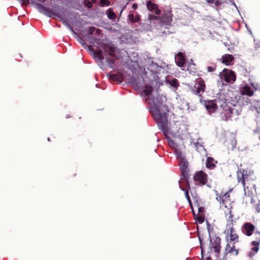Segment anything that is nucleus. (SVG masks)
<instances>
[{
    "label": "nucleus",
    "instance_id": "22",
    "mask_svg": "<svg viewBox=\"0 0 260 260\" xmlns=\"http://www.w3.org/2000/svg\"><path fill=\"white\" fill-rule=\"evenodd\" d=\"M36 6L39 12L41 13H45L49 17H51L53 14L49 8L44 7L40 4H36Z\"/></svg>",
    "mask_w": 260,
    "mask_h": 260
},
{
    "label": "nucleus",
    "instance_id": "26",
    "mask_svg": "<svg viewBox=\"0 0 260 260\" xmlns=\"http://www.w3.org/2000/svg\"><path fill=\"white\" fill-rule=\"evenodd\" d=\"M128 18L132 22L136 23L140 21V16L139 14H137L134 16L133 14H130L128 15Z\"/></svg>",
    "mask_w": 260,
    "mask_h": 260
},
{
    "label": "nucleus",
    "instance_id": "3",
    "mask_svg": "<svg viewBox=\"0 0 260 260\" xmlns=\"http://www.w3.org/2000/svg\"><path fill=\"white\" fill-rule=\"evenodd\" d=\"M186 58L184 53L179 52L175 56V61L177 66L180 68L186 67V71H188L189 73H196V64L193 62L192 59H190L189 62L185 66Z\"/></svg>",
    "mask_w": 260,
    "mask_h": 260
},
{
    "label": "nucleus",
    "instance_id": "44",
    "mask_svg": "<svg viewBox=\"0 0 260 260\" xmlns=\"http://www.w3.org/2000/svg\"><path fill=\"white\" fill-rule=\"evenodd\" d=\"M95 33L96 35H99L101 33V30L99 28L95 29Z\"/></svg>",
    "mask_w": 260,
    "mask_h": 260
},
{
    "label": "nucleus",
    "instance_id": "23",
    "mask_svg": "<svg viewBox=\"0 0 260 260\" xmlns=\"http://www.w3.org/2000/svg\"><path fill=\"white\" fill-rule=\"evenodd\" d=\"M216 163L217 161L212 157H208L207 158L206 166V167L209 169H213L215 167Z\"/></svg>",
    "mask_w": 260,
    "mask_h": 260
},
{
    "label": "nucleus",
    "instance_id": "18",
    "mask_svg": "<svg viewBox=\"0 0 260 260\" xmlns=\"http://www.w3.org/2000/svg\"><path fill=\"white\" fill-rule=\"evenodd\" d=\"M221 62L225 66H232L234 64V57L229 54H225L221 56Z\"/></svg>",
    "mask_w": 260,
    "mask_h": 260
},
{
    "label": "nucleus",
    "instance_id": "32",
    "mask_svg": "<svg viewBox=\"0 0 260 260\" xmlns=\"http://www.w3.org/2000/svg\"><path fill=\"white\" fill-rule=\"evenodd\" d=\"M100 3L101 5L106 6H109L111 4L109 0H100Z\"/></svg>",
    "mask_w": 260,
    "mask_h": 260
},
{
    "label": "nucleus",
    "instance_id": "50",
    "mask_svg": "<svg viewBox=\"0 0 260 260\" xmlns=\"http://www.w3.org/2000/svg\"><path fill=\"white\" fill-rule=\"evenodd\" d=\"M259 139H260V137H259Z\"/></svg>",
    "mask_w": 260,
    "mask_h": 260
},
{
    "label": "nucleus",
    "instance_id": "31",
    "mask_svg": "<svg viewBox=\"0 0 260 260\" xmlns=\"http://www.w3.org/2000/svg\"><path fill=\"white\" fill-rule=\"evenodd\" d=\"M206 2L210 4H214L215 6H219L222 3L221 1L219 0H206Z\"/></svg>",
    "mask_w": 260,
    "mask_h": 260
},
{
    "label": "nucleus",
    "instance_id": "41",
    "mask_svg": "<svg viewBox=\"0 0 260 260\" xmlns=\"http://www.w3.org/2000/svg\"><path fill=\"white\" fill-rule=\"evenodd\" d=\"M79 42L82 45V46H84L86 45V43H85L84 41L81 38H80Z\"/></svg>",
    "mask_w": 260,
    "mask_h": 260
},
{
    "label": "nucleus",
    "instance_id": "7",
    "mask_svg": "<svg viewBox=\"0 0 260 260\" xmlns=\"http://www.w3.org/2000/svg\"><path fill=\"white\" fill-rule=\"evenodd\" d=\"M224 98L218 97L213 100H206L204 106L210 115L214 113L218 109L217 104H221V100Z\"/></svg>",
    "mask_w": 260,
    "mask_h": 260
},
{
    "label": "nucleus",
    "instance_id": "4",
    "mask_svg": "<svg viewBox=\"0 0 260 260\" xmlns=\"http://www.w3.org/2000/svg\"><path fill=\"white\" fill-rule=\"evenodd\" d=\"M232 189L228 190L223 194L220 193L216 198V199L219 202L221 205L227 209L228 213L229 214V219L232 218L233 215L232 214V209L233 208L232 205V201L230 198V192L232 191Z\"/></svg>",
    "mask_w": 260,
    "mask_h": 260
},
{
    "label": "nucleus",
    "instance_id": "15",
    "mask_svg": "<svg viewBox=\"0 0 260 260\" xmlns=\"http://www.w3.org/2000/svg\"><path fill=\"white\" fill-rule=\"evenodd\" d=\"M221 241V239L219 237H215L212 239H210V248L211 250L213 249L217 255H218L220 253Z\"/></svg>",
    "mask_w": 260,
    "mask_h": 260
},
{
    "label": "nucleus",
    "instance_id": "35",
    "mask_svg": "<svg viewBox=\"0 0 260 260\" xmlns=\"http://www.w3.org/2000/svg\"><path fill=\"white\" fill-rule=\"evenodd\" d=\"M95 28L93 26H91L88 28V33L90 35H92L95 31Z\"/></svg>",
    "mask_w": 260,
    "mask_h": 260
},
{
    "label": "nucleus",
    "instance_id": "37",
    "mask_svg": "<svg viewBox=\"0 0 260 260\" xmlns=\"http://www.w3.org/2000/svg\"><path fill=\"white\" fill-rule=\"evenodd\" d=\"M215 69H216V68L215 67L210 66L207 68V71L209 72H213L215 70Z\"/></svg>",
    "mask_w": 260,
    "mask_h": 260
},
{
    "label": "nucleus",
    "instance_id": "47",
    "mask_svg": "<svg viewBox=\"0 0 260 260\" xmlns=\"http://www.w3.org/2000/svg\"><path fill=\"white\" fill-rule=\"evenodd\" d=\"M71 117L72 116L71 115H67L66 116V118H69Z\"/></svg>",
    "mask_w": 260,
    "mask_h": 260
},
{
    "label": "nucleus",
    "instance_id": "16",
    "mask_svg": "<svg viewBox=\"0 0 260 260\" xmlns=\"http://www.w3.org/2000/svg\"><path fill=\"white\" fill-rule=\"evenodd\" d=\"M108 78L111 82H116L121 83L123 81V76L122 73L117 72L116 74H113L109 72L107 74Z\"/></svg>",
    "mask_w": 260,
    "mask_h": 260
},
{
    "label": "nucleus",
    "instance_id": "40",
    "mask_svg": "<svg viewBox=\"0 0 260 260\" xmlns=\"http://www.w3.org/2000/svg\"><path fill=\"white\" fill-rule=\"evenodd\" d=\"M199 240H200V246H201V252H202V253L203 254V245L202 244V240H201L200 237H199Z\"/></svg>",
    "mask_w": 260,
    "mask_h": 260
},
{
    "label": "nucleus",
    "instance_id": "39",
    "mask_svg": "<svg viewBox=\"0 0 260 260\" xmlns=\"http://www.w3.org/2000/svg\"><path fill=\"white\" fill-rule=\"evenodd\" d=\"M255 210L257 213L260 212V203H258L256 205L255 207Z\"/></svg>",
    "mask_w": 260,
    "mask_h": 260
},
{
    "label": "nucleus",
    "instance_id": "6",
    "mask_svg": "<svg viewBox=\"0 0 260 260\" xmlns=\"http://www.w3.org/2000/svg\"><path fill=\"white\" fill-rule=\"evenodd\" d=\"M221 101L220 107L222 108V110L220 113V117L223 120H230L234 114L233 109L228 105L225 99H222Z\"/></svg>",
    "mask_w": 260,
    "mask_h": 260
},
{
    "label": "nucleus",
    "instance_id": "43",
    "mask_svg": "<svg viewBox=\"0 0 260 260\" xmlns=\"http://www.w3.org/2000/svg\"><path fill=\"white\" fill-rule=\"evenodd\" d=\"M132 8L134 10H136L138 8V5L136 3H134L132 5Z\"/></svg>",
    "mask_w": 260,
    "mask_h": 260
},
{
    "label": "nucleus",
    "instance_id": "36",
    "mask_svg": "<svg viewBox=\"0 0 260 260\" xmlns=\"http://www.w3.org/2000/svg\"><path fill=\"white\" fill-rule=\"evenodd\" d=\"M249 180H239V181H241V183H242V184L244 189H245L246 187L247 189H248V186H246V181H248Z\"/></svg>",
    "mask_w": 260,
    "mask_h": 260
},
{
    "label": "nucleus",
    "instance_id": "5",
    "mask_svg": "<svg viewBox=\"0 0 260 260\" xmlns=\"http://www.w3.org/2000/svg\"><path fill=\"white\" fill-rule=\"evenodd\" d=\"M230 223L226 224L225 233V240L239 242V237L233 226V219L228 218Z\"/></svg>",
    "mask_w": 260,
    "mask_h": 260
},
{
    "label": "nucleus",
    "instance_id": "34",
    "mask_svg": "<svg viewBox=\"0 0 260 260\" xmlns=\"http://www.w3.org/2000/svg\"><path fill=\"white\" fill-rule=\"evenodd\" d=\"M84 5L88 9L91 8L92 5L90 2V0H84Z\"/></svg>",
    "mask_w": 260,
    "mask_h": 260
},
{
    "label": "nucleus",
    "instance_id": "46",
    "mask_svg": "<svg viewBox=\"0 0 260 260\" xmlns=\"http://www.w3.org/2000/svg\"><path fill=\"white\" fill-rule=\"evenodd\" d=\"M39 1H40L41 2L44 3H45L47 0H38Z\"/></svg>",
    "mask_w": 260,
    "mask_h": 260
},
{
    "label": "nucleus",
    "instance_id": "17",
    "mask_svg": "<svg viewBox=\"0 0 260 260\" xmlns=\"http://www.w3.org/2000/svg\"><path fill=\"white\" fill-rule=\"evenodd\" d=\"M88 49L89 51L92 52V57L94 59L102 61L104 59V56L102 54V51L101 49L94 50L93 46H87Z\"/></svg>",
    "mask_w": 260,
    "mask_h": 260
},
{
    "label": "nucleus",
    "instance_id": "25",
    "mask_svg": "<svg viewBox=\"0 0 260 260\" xmlns=\"http://www.w3.org/2000/svg\"><path fill=\"white\" fill-rule=\"evenodd\" d=\"M153 91V87L150 85H145L143 92L144 96H148L151 94Z\"/></svg>",
    "mask_w": 260,
    "mask_h": 260
},
{
    "label": "nucleus",
    "instance_id": "8",
    "mask_svg": "<svg viewBox=\"0 0 260 260\" xmlns=\"http://www.w3.org/2000/svg\"><path fill=\"white\" fill-rule=\"evenodd\" d=\"M178 159L181 175L180 179H188L190 176L189 171L188 168V162L184 157H181Z\"/></svg>",
    "mask_w": 260,
    "mask_h": 260
},
{
    "label": "nucleus",
    "instance_id": "21",
    "mask_svg": "<svg viewBox=\"0 0 260 260\" xmlns=\"http://www.w3.org/2000/svg\"><path fill=\"white\" fill-rule=\"evenodd\" d=\"M147 9L151 11H154V13L158 15L161 13V10L158 8V5L156 4L152 3L151 1H149L147 2Z\"/></svg>",
    "mask_w": 260,
    "mask_h": 260
},
{
    "label": "nucleus",
    "instance_id": "33",
    "mask_svg": "<svg viewBox=\"0 0 260 260\" xmlns=\"http://www.w3.org/2000/svg\"><path fill=\"white\" fill-rule=\"evenodd\" d=\"M150 20H159L160 21V16H155L154 15H150L148 16Z\"/></svg>",
    "mask_w": 260,
    "mask_h": 260
},
{
    "label": "nucleus",
    "instance_id": "28",
    "mask_svg": "<svg viewBox=\"0 0 260 260\" xmlns=\"http://www.w3.org/2000/svg\"><path fill=\"white\" fill-rule=\"evenodd\" d=\"M107 16L109 19L111 20H114L116 18V15L113 11L112 8H109L107 11Z\"/></svg>",
    "mask_w": 260,
    "mask_h": 260
},
{
    "label": "nucleus",
    "instance_id": "12",
    "mask_svg": "<svg viewBox=\"0 0 260 260\" xmlns=\"http://www.w3.org/2000/svg\"><path fill=\"white\" fill-rule=\"evenodd\" d=\"M241 232L245 236L250 237L253 235L256 230L255 226L249 222H244L241 226Z\"/></svg>",
    "mask_w": 260,
    "mask_h": 260
},
{
    "label": "nucleus",
    "instance_id": "49",
    "mask_svg": "<svg viewBox=\"0 0 260 260\" xmlns=\"http://www.w3.org/2000/svg\"><path fill=\"white\" fill-rule=\"evenodd\" d=\"M257 234H258L259 235H260V232H257H257H256V234H257Z\"/></svg>",
    "mask_w": 260,
    "mask_h": 260
},
{
    "label": "nucleus",
    "instance_id": "45",
    "mask_svg": "<svg viewBox=\"0 0 260 260\" xmlns=\"http://www.w3.org/2000/svg\"><path fill=\"white\" fill-rule=\"evenodd\" d=\"M90 2H91V4L92 5V4H94L96 2V0H90Z\"/></svg>",
    "mask_w": 260,
    "mask_h": 260
},
{
    "label": "nucleus",
    "instance_id": "29",
    "mask_svg": "<svg viewBox=\"0 0 260 260\" xmlns=\"http://www.w3.org/2000/svg\"><path fill=\"white\" fill-rule=\"evenodd\" d=\"M185 180L187 181V183H186L187 185H186V189H185V197L186 198L187 200H188L189 203L191 205V200H190V197L189 196V192H188V190H189V189H190V188L189 186V183L188 182V180Z\"/></svg>",
    "mask_w": 260,
    "mask_h": 260
},
{
    "label": "nucleus",
    "instance_id": "30",
    "mask_svg": "<svg viewBox=\"0 0 260 260\" xmlns=\"http://www.w3.org/2000/svg\"><path fill=\"white\" fill-rule=\"evenodd\" d=\"M196 181H197L198 182L196 183L199 185L202 186L204 185H207L209 187L211 188V186L209 184H207V181L208 180H195Z\"/></svg>",
    "mask_w": 260,
    "mask_h": 260
},
{
    "label": "nucleus",
    "instance_id": "13",
    "mask_svg": "<svg viewBox=\"0 0 260 260\" xmlns=\"http://www.w3.org/2000/svg\"><path fill=\"white\" fill-rule=\"evenodd\" d=\"M260 238H256V240L250 242V245L252 246L248 252L247 256L249 258H253L259 250Z\"/></svg>",
    "mask_w": 260,
    "mask_h": 260
},
{
    "label": "nucleus",
    "instance_id": "9",
    "mask_svg": "<svg viewBox=\"0 0 260 260\" xmlns=\"http://www.w3.org/2000/svg\"><path fill=\"white\" fill-rule=\"evenodd\" d=\"M226 244L225 247L224 256L228 254L231 255L237 256L239 253V249H236L235 244L239 242L226 241Z\"/></svg>",
    "mask_w": 260,
    "mask_h": 260
},
{
    "label": "nucleus",
    "instance_id": "27",
    "mask_svg": "<svg viewBox=\"0 0 260 260\" xmlns=\"http://www.w3.org/2000/svg\"><path fill=\"white\" fill-rule=\"evenodd\" d=\"M207 175L203 171L197 172L193 177V179H207Z\"/></svg>",
    "mask_w": 260,
    "mask_h": 260
},
{
    "label": "nucleus",
    "instance_id": "20",
    "mask_svg": "<svg viewBox=\"0 0 260 260\" xmlns=\"http://www.w3.org/2000/svg\"><path fill=\"white\" fill-rule=\"evenodd\" d=\"M237 173L238 179H248L253 174V172L248 169H239Z\"/></svg>",
    "mask_w": 260,
    "mask_h": 260
},
{
    "label": "nucleus",
    "instance_id": "38",
    "mask_svg": "<svg viewBox=\"0 0 260 260\" xmlns=\"http://www.w3.org/2000/svg\"><path fill=\"white\" fill-rule=\"evenodd\" d=\"M198 221L202 223L204 221V218L203 217H202L201 216H199L198 217Z\"/></svg>",
    "mask_w": 260,
    "mask_h": 260
},
{
    "label": "nucleus",
    "instance_id": "11",
    "mask_svg": "<svg viewBox=\"0 0 260 260\" xmlns=\"http://www.w3.org/2000/svg\"><path fill=\"white\" fill-rule=\"evenodd\" d=\"M205 87L204 81L202 78H199L196 80L192 91L194 94L201 96V93H203L205 91Z\"/></svg>",
    "mask_w": 260,
    "mask_h": 260
},
{
    "label": "nucleus",
    "instance_id": "10",
    "mask_svg": "<svg viewBox=\"0 0 260 260\" xmlns=\"http://www.w3.org/2000/svg\"><path fill=\"white\" fill-rule=\"evenodd\" d=\"M220 77L226 83L234 82L236 79L235 72L226 69H223L222 72L220 73Z\"/></svg>",
    "mask_w": 260,
    "mask_h": 260
},
{
    "label": "nucleus",
    "instance_id": "24",
    "mask_svg": "<svg viewBox=\"0 0 260 260\" xmlns=\"http://www.w3.org/2000/svg\"><path fill=\"white\" fill-rule=\"evenodd\" d=\"M166 83L170 84L172 87L177 89L179 86L178 80L176 78H173L171 80H166Z\"/></svg>",
    "mask_w": 260,
    "mask_h": 260
},
{
    "label": "nucleus",
    "instance_id": "1",
    "mask_svg": "<svg viewBox=\"0 0 260 260\" xmlns=\"http://www.w3.org/2000/svg\"><path fill=\"white\" fill-rule=\"evenodd\" d=\"M154 97H147L145 99V102L149 105H153L149 108L150 113L154 121L158 126L159 129L162 132L167 142L168 145L175 151L177 158L179 159L182 156V152L178 149V145L172 139L171 136L173 134L170 131L168 125V117L169 109L166 104H163L160 99H157V103H154Z\"/></svg>",
    "mask_w": 260,
    "mask_h": 260
},
{
    "label": "nucleus",
    "instance_id": "42",
    "mask_svg": "<svg viewBox=\"0 0 260 260\" xmlns=\"http://www.w3.org/2000/svg\"><path fill=\"white\" fill-rule=\"evenodd\" d=\"M22 3L25 5H27L29 3V0H22Z\"/></svg>",
    "mask_w": 260,
    "mask_h": 260
},
{
    "label": "nucleus",
    "instance_id": "2",
    "mask_svg": "<svg viewBox=\"0 0 260 260\" xmlns=\"http://www.w3.org/2000/svg\"><path fill=\"white\" fill-rule=\"evenodd\" d=\"M101 46L106 54L114 58L107 57L106 58V61L109 64V67L113 68L115 62V59L119 60L121 58L120 50L112 44L102 43Z\"/></svg>",
    "mask_w": 260,
    "mask_h": 260
},
{
    "label": "nucleus",
    "instance_id": "19",
    "mask_svg": "<svg viewBox=\"0 0 260 260\" xmlns=\"http://www.w3.org/2000/svg\"><path fill=\"white\" fill-rule=\"evenodd\" d=\"M240 93L242 95H246L247 96H252L254 94V90L248 84H245L240 88Z\"/></svg>",
    "mask_w": 260,
    "mask_h": 260
},
{
    "label": "nucleus",
    "instance_id": "14",
    "mask_svg": "<svg viewBox=\"0 0 260 260\" xmlns=\"http://www.w3.org/2000/svg\"><path fill=\"white\" fill-rule=\"evenodd\" d=\"M160 22L165 25H171L173 20V14L170 10L165 11L160 17Z\"/></svg>",
    "mask_w": 260,
    "mask_h": 260
},
{
    "label": "nucleus",
    "instance_id": "48",
    "mask_svg": "<svg viewBox=\"0 0 260 260\" xmlns=\"http://www.w3.org/2000/svg\"><path fill=\"white\" fill-rule=\"evenodd\" d=\"M224 213H226V211H224ZM225 214H226V215H228V214H229L228 213V211H227V213H225Z\"/></svg>",
    "mask_w": 260,
    "mask_h": 260
}]
</instances>
